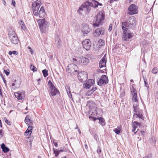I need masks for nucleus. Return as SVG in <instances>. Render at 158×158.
<instances>
[{
  "label": "nucleus",
  "instance_id": "44",
  "mask_svg": "<svg viewBox=\"0 0 158 158\" xmlns=\"http://www.w3.org/2000/svg\"><path fill=\"white\" fill-rule=\"evenodd\" d=\"M89 119H90L91 120L95 121L96 119H98V118H96L94 117H93L91 116H89Z\"/></svg>",
  "mask_w": 158,
  "mask_h": 158
},
{
  "label": "nucleus",
  "instance_id": "31",
  "mask_svg": "<svg viewBox=\"0 0 158 158\" xmlns=\"http://www.w3.org/2000/svg\"><path fill=\"white\" fill-rule=\"evenodd\" d=\"M14 34H16L15 33L14 29H12V28H11L10 29V30H9L8 32L9 38L10 37V35H14Z\"/></svg>",
  "mask_w": 158,
  "mask_h": 158
},
{
  "label": "nucleus",
  "instance_id": "28",
  "mask_svg": "<svg viewBox=\"0 0 158 158\" xmlns=\"http://www.w3.org/2000/svg\"><path fill=\"white\" fill-rule=\"evenodd\" d=\"M19 24L20 25L21 29L25 31L26 29V27L23 22L22 20H20L19 22Z\"/></svg>",
  "mask_w": 158,
  "mask_h": 158
},
{
  "label": "nucleus",
  "instance_id": "21",
  "mask_svg": "<svg viewBox=\"0 0 158 158\" xmlns=\"http://www.w3.org/2000/svg\"><path fill=\"white\" fill-rule=\"evenodd\" d=\"M90 2L91 6L95 8H97L98 6H102V3H99L98 2L95 0H92V2Z\"/></svg>",
  "mask_w": 158,
  "mask_h": 158
},
{
  "label": "nucleus",
  "instance_id": "25",
  "mask_svg": "<svg viewBox=\"0 0 158 158\" xmlns=\"http://www.w3.org/2000/svg\"><path fill=\"white\" fill-rule=\"evenodd\" d=\"M32 127L29 126L25 132V135L27 136H29L30 135L32 132Z\"/></svg>",
  "mask_w": 158,
  "mask_h": 158
},
{
  "label": "nucleus",
  "instance_id": "3",
  "mask_svg": "<svg viewBox=\"0 0 158 158\" xmlns=\"http://www.w3.org/2000/svg\"><path fill=\"white\" fill-rule=\"evenodd\" d=\"M91 5L89 1H87L84 3L78 10L80 14H82V11H84L87 14L89 13L91 9Z\"/></svg>",
  "mask_w": 158,
  "mask_h": 158
},
{
  "label": "nucleus",
  "instance_id": "51",
  "mask_svg": "<svg viewBox=\"0 0 158 158\" xmlns=\"http://www.w3.org/2000/svg\"><path fill=\"white\" fill-rule=\"evenodd\" d=\"M78 57H77V58H73V62H74V61H75V62H76V61H77V64H78Z\"/></svg>",
  "mask_w": 158,
  "mask_h": 158
},
{
  "label": "nucleus",
  "instance_id": "19",
  "mask_svg": "<svg viewBox=\"0 0 158 158\" xmlns=\"http://www.w3.org/2000/svg\"><path fill=\"white\" fill-rule=\"evenodd\" d=\"M90 31V29L89 26L86 24H83L82 27L81 31L83 34H87Z\"/></svg>",
  "mask_w": 158,
  "mask_h": 158
},
{
  "label": "nucleus",
  "instance_id": "63",
  "mask_svg": "<svg viewBox=\"0 0 158 158\" xmlns=\"http://www.w3.org/2000/svg\"><path fill=\"white\" fill-rule=\"evenodd\" d=\"M30 52L31 53V54H32L33 53V50H32V49H31V50H30Z\"/></svg>",
  "mask_w": 158,
  "mask_h": 158
},
{
  "label": "nucleus",
  "instance_id": "56",
  "mask_svg": "<svg viewBox=\"0 0 158 158\" xmlns=\"http://www.w3.org/2000/svg\"><path fill=\"white\" fill-rule=\"evenodd\" d=\"M53 144H54V145L55 146V147H57V146H58V144H57V142H54V141H53Z\"/></svg>",
  "mask_w": 158,
  "mask_h": 158
},
{
  "label": "nucleus",
  "instance_id": "26",
  "mask_svg": "<svg viewBox=\"0 0 158 158\" xmlns=\"http://www.w3.org/2000/svg\"><path fill=\"white\" fill-rule=\"evenodd\" d=\"M1 148L2 149V151L4 153L7 152L10 150V149L8 147H6L4 143L1 144Z\"/></svg>",
  "mask_w": 158,
  "mask_h": 158
},
{
  "label": "nucleus",
  "instance_id": "18",
  "mask_svg": "<svg viewBox=\"0 0 158 158\" xmlns=\"http://www.w3.org/2000/svg\"><path fill=\"white\" fill-rule=\"evenodd\" d=\"M94 80L89 79L84 84V87L85 88L89 89L94 83Z\"/></svg>",
  "mask_w": 158,
  "mask_h": 158
},
{
  "label": "nucleus",
  "instance_id": "38",
  "mask_svg": "<svg viewBox=\"0 0 158 158\" xmlns=\"http://www.w3.org/2000/svg\"><path fill=\"white\" fill-rule=\"evenodd\" d=\"M39 10H33V12L34 15L38 16V15Z\"/></svg>",
  "mask_w": 158,
  "mask_h": 158
},
{
  "label": "nucleus",
  "instance_id": "27",
  "mask_svg": "<svg viewBox=\"0 0 158 158\" xmlns=\"http://www.w3.org/2000/svg\"><path fill=\"white\" fill-rule=\"evenodd\" d=\"M53 152L55 154V156L56 157H57L60 152H63L64 151L63 149L58 150V149H55L54 148L53 149Z\"/></svg>",
  "mask_w": 158,
  "mask_h": 158
},
{
  "label": "nucleus",
  "instance_id": "32",
  "mask_svg": "<svg viewBox=\"0 0 158 158\" xmlns=\"http://www.w3.org/2000/svg\"><path fill=\"white\" fill-rule=\"evenodd\" d=\"M143 80L144 81L145 86L147 88V90H149V87L148 83L147 82V80L146 78H143Z\"/></svg>",
  "mask_w": 158,
  "mask_h": 158
},
{
  "label": "nucleus",
  "instance_id": "60",
  "mask_svg": "<svg viewBox=\"0 0 158 158\" xmlns=\"http://www.w3.org/2000/svg\"><path fill=\"white\" fill-rule=\"evenodd\" d=\"M134 123H135L137 125H139V124H140L139 123H138L136 121H135Z\"/></svg>",
  "mask_w": 158,
  "mask_h": 158
},
{
  "label": "nucleus",
  "instance_id": "5",
  "mask_svg": "<svg viewBox=\"0 0 158 158\" xmlns=\"http://www.w3.org/2000/svg\"><path fill=\"white\" fill-rule=\"evenodd\" d=\"M48 84L50 89V94L52 96H55L57 94L59 93V91L53 85L51 81H49Z\"/></svg>",
  "mask_w": 158,
  "mask_h": 158
},
{
  "label": "nucleus",
  "instance_id": "58",
  "mask_svg": "<svg viewBox=\"0 0 158 158\" xmlns=\"http://www.w3.org/2000/svg\"><path fill=\"white\" fill-rule=\"evenodd\" d=\"M97 152L98 153H101V149H100L99 148H98L97 150Z\"/></svg>",
  "mask_w": 158,
  "mask_h": 158
},
{
  "label": "nucleus",
  "instance_id": "22",
  "mask_svg": "<svg viewBox=\"0 0 158 158\" xmlns=\"http://www.w3.org/2000/svg\"><path fill=\"white\" fill-rule=\"evenodd\" d=\"M12 84V88L15 89L16 88H18L19 87L20 85V82L19 80H15Z\"/></svg>",
  "mask_w": 158,
  "mask_h": 158
},
{
  "label": "nucleus",
  "instance_id": "39",
  "mask_svg": "<svg viewBox=\"0 0 158 158\" xmlns=\"http://www.w3.org/2000/svg\"><path fill=\"white\" fill-rule=\"evenodd\" d=\"M114 131L117 134H119L120 133V129L115 128L114 130Z\"/></svg>",
  "mask_w": 158,
  "mask_h": 158
},
{
  "label": "nucleus",
  "instance_id": "17",
  "mask_svg": "<svg viewBox=\"0 0 158 158\" xmlns=\"http://www.w3.org/2000/svg\"><path fill=\"white\" fill-rule=\"evenodd\" d=\"M9 38L10 41L13 44H17L19 42V40L16 34H14V35H10Z\"/></svg>",
  "mask_w": 158,
  "mask_h": 158
},
{
  "label": "nucleus",
  "instance_id": "53",
  "mask_svg": "<svg viewBox=\"0 0 158 158\" xmlns=\"http://www.w3.org/2000/svg\"><path fill=\"white\" fill-rule=\"evenodd\" d=\"M1 75L2 76V79L3 80V81L4 82V83H5V84L6 85V80H5V78L3 77H2V74H1Z\"/></svg>",
  "mask_w": 158,
  "mask_h": 158
},
{
  "label": "nucleus",
  "instance_id": "43",
  "mask_svg": "<svg viewBox=\"0 0 158 158\" xmlns=\"http://www.w3.org/2000/svg\"><path fill=\"white\" fill-rule=\"evenodd\" d=\"M65 88L67 94H68L69 92H70V91L69 87L68 85H66L65 86Z\"/></svg>",
  "mask_w": 158,
  "mask_h": 158
},
{
  "label": "nucleus",
  "instance_id": "12",
  "mask_svg": "<svg viewBox=\"0 0 158 158\" xmlns=\"http://www.w3.org/2000/svg\"><path fill=\"white\" fill-rule=\"evenodd\" d=\"M14 95L15 97L17 98L18 100H22L25 97V93L24 92H15Z\"/></svg>",
  "mask_w": 158,
  "mask_h": 158
},
{
  "label": "nucleus",
  "instance_id": "64",
  "mask_svg": "<svg viewBox=\"0 0 158 158\" xmlns=\"http://www.w3.org/2000/svg\"><path fill=\"white\" fill-rule=\"evenodd\" d=\"M118 0H110V3H111L112 2H113L114 1H118Z\"/></svg>",
  "mask_w": 158,
  "mask_h": 158
},
{
  "label": "nucleus",
  "instance_id": "36",
  "mask_svg": "<svg viewBox=\"0 0 158 158\" xmlns=\"http://www.w3.org/2000/svg\"><path fill=\"white\" fill-rule=\"evenodd\" d=\"M96 89L97 88L96 87H93L88 92L90 94H92Z\"/></svg>",
  "mask_w": 158,
  "mask_h": 158
},
{
  "label": "nucleus",
  "instance_id": "11",
  "mask_svg": "<svg viewBox=\"0 0 158 158\" xmlns=\"http://www.w3.org/2000/svg\"><path fill=\"white\" fill-rule=\"evenodd\" d=\"M108 80L107 77L106 75H102L99 81L98 82V85L101 86L102 84H106L108 83Z\"/></svg>",
  "mask_w": 158,
  "mask_h": 158
},
{
  "label": "nucleus",
  "instance_id": "30",
  "mask_svg": "<svg viewBox=\"0 0 158 158\" xmlns=\"http://www.w3.org/2000/svg\"><path fill=\"white\" fill-rule=\"evenodd\" d=\"M99 120V123L102 126H104L105 125V120L104 119V118H102L100 117L98 119Z\"/></svg>",
  "mask_w": 158,
  "mask_h": 158
},
{
  "label": "nucleus",
  "instance_id": "7",
  "mask_svg": "<svg viewBox=\"0 0 158 158\" xmlns=\"http://www.w3.org/2000/svg\"><path fill=\"white\" fill-rule=\"evenodd\" d=\"M122 30L123 31V40H127L133 36V34L127 31L128 29L124 28Z\"/></svg>",
  "mask_w": 158,
  "mask_h": 158
},
{
  "label": "nucleus",
  "instance_id": "1",
  "mask_svg": "<svg viewBox=\"0 0 158 158\" xmlns=\"http://www.w3.org/2000/svg\"><path fill=\"white\" fill-rule=\"evenodd\" d=\"M136 22L135 18L134 16H131L128 18L127 21L122 23V29L132 28L136 25Z\"/></svg>",
  "mask_w": 158,
  "mask_h": 158
},
{
  "label": "nucleus",
  "instance_id": "9",
  "mask_svg": "<svg viewBox=\"0 0 158 158\" xmlns=\"http://www.w3.org/2000/svg\"><path fill=\"white\" fill-rule=\"evenodd\" d=\"M78 64L81 65H86L89 62V60L85 57H78Z\"/></svg>",
  "mask_w": 158,
  "mask_h": 158
},
{
  "label": "nucleus",
  "instance_id": "42",
  "mask_svg": "<svg viewBox=\"0 0 158 158\" xmlns=\"http://www.w3.org/2000/svg\"><path fill=\"white\" fill-rule=\"evenodd\" d=\"M3 72L7 76H8L10 73V71L9 70H4Z\"/></svg>",
  "mask_w": 158,
  "mask_h": 158
},
{
  "label": "nucleus",
  "instance_id": "45",
  "mask_svg": "<svg viewBox=\"0 0 158 158\" xmlns=\"http://www.w3.org/2000/svg\"><path fill=\"white\" fill-rule=\"evenodd\" d=\"M4 135L3 131L2 129L0 130V139L2 138Z\"/></svg>",
  "mask_w": 158,
  "mask_h": 158
},
{
  "label": "nucleus",
  "instance_id": "2",
  "mask_svg": "<svg viewBox=\"0 0 158 158\" xmlns=\"http://www.w3.org/2000/svg\"><path fill=\"white\" fill-rule=\"evenodd\" d=\"M104 15L102 12L100 11L94 18V20L95 21L93 24L94 26L97 27L101 25L104 20Z\"/></svg>",
  "mask_w": 158,
  "mask_h": 158
},
{
  "label": "nucleus",
  "instance_id": "35",
  "mask_svg": "<svg viewBox=\"0 0 158 158\" xmlns=\"http://www.w3.org/2000/svg\"><path fill=\"white\" fill-rule=\"evenodd\" d=\"M98 43H100V45L102 46L105 44V42L104 40L100 39L98 41Z\"/></svg>",
  "mask_w": 158,
  "mask_h": 158
},
{
  "label": "nucleus",
  "instance_id": "24",
  "mask_svg": "<svg viewBox=\"0 0 158 158\" xmlns=\"http://www.w3.org/2000/svg\"><path fill=\"white\" fill-rule=\"evenodd\" d=\"M31 117L29 115H27L25 119V122L27 125H31L32 121L31 120Z\"/></svg>",
  "mask_w": 158,
  "mask_h": 158
},
{
  "label": "nucleus",
  "instance_id": "14",
  "mask_svg": "<svg viewBox=\"0 0 158 158\" xmlns=\"http://www.w3.org/2000/svg\"><path fill=\"white\" fill-rule=\"evenodd\" d=\"M39 27L40 29H43L45 27L48 25V23L46 21L45 19H39L38 21Z\"/></svg>",
  "mask_w": 158,
  "mask_h": 158
},
{
  "label": "nucleus",
  "instance_id": "46",
  "mask_svg": "<svg viewBox=\"0 0 158 158\" xmlns=\"http://www.w3.org/2000/svg\"><path fill=\"white\" fill-rule=\"evenodd\" d=\"M68 95L69 97L72 100H73V98L72 96V95L71 93V92H69L68 93V94H67Z\"/></svg>",
  "mask_w": 158,
  "mask_h": 158
},
{
  "label": "nucleus",
  "instance_id": "8",
  "mask_svg": "<svg viewBox=\"0 0 158 158\" xmlns=\"http://www.w3.org/2000/svg\"><path fill=\"white\" fill-rule=\"evenodd\" d=\"M78 77L80 81L84 82L87 79L88 76L86 72L83 71L78 73Z\"/></svg>",
  "mask_w": 158,
  "mask_h": 158
},
{
  "label": "nucleus",
  "instance_id": "61",
  "mask_svg": "<svg viewBox=\"0 0 158 158\" xmlns=\"http://www.w3.org/2000/svg\"><path fill=\"white\" fill-rule=\"evenodd\" d=\"M132 94H134V93H136V92L135 90L134 89L133 90V91H132Z\"/></svg>",
  "mask_w": 158,
  "mask_h": 158
},
{
  "label": "nucleus",
  "instance_id": "13",
  "mask_svg": "<svg viewBox=\"0 0 158 158\" xmlns=\"http://www.w3.org/2000/svg\"><path fill=\"white\" fill-rule=\"evenodd\" d=\"M41 5L40 0H37L32 2V10H39Z\"/></svg>",
  "mask_w": 158,
  "mask_h": 158
},
{
  "label": "nucleus",
  "instance_id": "29",
  "mask_svg": "<svg viewBox=\"0 0 158 158\" xmlns=\"http://www.w3.org/2000/svg\"><path fill=\"white\" fill-rule=\"evenodd\" d=\"M56 43L57 45V46L58 48H60V47L61 42L60 39L57 37L56 39Z\"/></svg>",
  "mask_w": 158,
  "mask_h": 158
},
{
  "label": "nucleus",
  "instance_id": "62",
  "mask_svg": "<svg viewBox=\"0 0 158 158\" xmlns=\"http://www.w3.org/2000/svg\"><path fill=\"white\" fill-rule=\"evenodd\" d=\"M85 148L86 149H87L88 148V146H87V144L86 143H85Z\"/></svg>",
  "mask_w": 158,
  "mask_h": 158
},
{
  "label": "nucleus",
  "instance_id": "33",
  "mask_svg": "<svg viewBox=\"0 0 158 158\" xmlns=\"http://www.w3.org/2000/svg\"><path fill=\"white\" fill-rule=\"evenodd\" d=\"M133 96V101H134L135 102H137V96L136 93H134L132 94Z\"/></svg>",
  "mask_w": 158,
  "mask_h": 158
},
{
  "label": "nucleus",
  "instance_id": "34",
  "mask_svg": "<svg viewBox=\"0 0 158 158\" xmlns=\"http://www.w3.org/2000/svg\"><path fill=\"white\" fill-rule=\"evenodd\" d=\"M48 70L46 69L42 70V73L44 77H46L48 76Z\"/></svg>",
  "mask_w": 158,
  "mask_h": 158
},
{
  "label": "nucleus",
  "instance_id": "37",
  "mask_svg": "<svg viewBox=\"0 0 158 158\" xmlns=\"http://www.w3.org/2000/svg\"><path fill=\"white\" fill-rule=\"evenodd\" d=\"M30 68L32 70L33 72H35L37 71V68L32 64L31 65Z\"/></svg>",
  "mask_w": 158,
  "mask_h": 158
},
{
  "label": "nucleus",
  "instance_id": "48",
  "mask_svg": "<svg viewBox=\"0 0 158 158\" xmlns=\"http://www.w3.org/2000/svg\"><path fill=\"white\" fill-rule=\"evenodd\" d=\"M145 133V132L143 131H140V133H139V135H141L142 136H143L144 134Z\"/></svg>",
  "mask_w": 158,
  "mask_h": 158
},
{
  "label": "nucleus",
  "instance_id": "49",
  "mask_svg": "<svg viewBox=\"0 0 158 158\" xmlns=\"http://www.w3.org/2000/svg\"><path fill=\"white\" fill-rule=\"evenodd\" d=\"M136 127H137L135 126V125H133V129L132 130V131H133V132L135 131V130H136Z\"/></svg>",
  "mask_w": 158,
  "mask_h": 158
},
{
  "label": "nucleus",
  "instance_id": "6",
  "mask_svg": "<svg viewBox=\"0 0 158 158\" xmlns=\"http://www.w3.org/2000/svg\"><path fill=\"white\" fill-rule=\"evenodd\" d=\"M128 14L132 15L138 13V7L135 4L131 5L128 10Z\"/></svg>",
  "mask_w": 158,
  "mask_h": 158
},
{
  "label": "nucleus",
  "instance_id": "23",
  "mask_svg": "<svg viewBox=\"0 0 158 158\" xmlns=\"http://www.w3.org/2000/svg\"><path fill=\"white\" fill-rule=\"evenodd\" d=\"M45 15V10L43 6L41 7L39 12L38 15L40 18H44Z\"/></svg>",
  "mask_w": 158,
  "mask_h": 158
},
{
  "label": "nucleus",
  "instance_id": "52",
  "mask_svg": "<svg viewBox=\"0 0 158 158\" xmlns=\"http://www.w3.org/2000/svg\"><path fill=\"white\" fill-rule=\"evenodd\" d=\"M112 24H110L109 26V28H108V30L109 31H110L112 29Z\"/></svg>",
  "mask_w": 158,
  "mask_h": 158
},
{
  "label": "nucleus",
  "instance_id": "50",
  "mask_svg": "<svg viewBox=\"0 0 158 158\" xmlns=\"http://www.w3.org/2000/svg\"><path fill=\"white\" fill-rule=\"evenodd\" d=\"M93 102L91 101H88L87 102V106L89 107L90 106V105L89 104L90 103H92Z\"/></svg>",
  "mask_w": 158,
  "mask_h": 158
},
{
  "label": "nucleus",
  "instance_id": "15",
  "mask_svg": "<svg viewBox=\"0 0 158 158\" xmlns=\"http://www.w3.org/2000/svg\"><path fill=\"white\" fill-rule=\"evenodd\" d=\"M106 61L107 59L106 56V54H105L99 62V66L100 68H101L103 67H106Z\"/></svg>",
  "mask_w": 158,
  "mask_h": 158
},
{
  "label": "nucleus",
  "instance_id": "4",
  "mask_svg": "<svg viewBox=\"0 0 158 158\" xmlns=\"http://www.w3.org/2000/svg\"><path fill=\"white\" fill-rule=\"evenodd\" d=\"M66 70L71 75H74L78 73V68L76 65L71 64L67 66Z\"/></svg>",
  "mask_w": 158,
  "mask_h": 158
},
{
  "label": "nucleus",
  "instance_id": "55",
  "mask_svg": "<svg viewBox=\"0 0 158 158\" xmlns=\"http://www.w3.org/2000/svg\"><path fill=\"white\" fill-rule=\"evenodd\" d=\"M94 137L96 140H97V139H98V135L96 134H95L94 135Z\"/></svg>",
  "mask_w": 158,
  "mask_h": 158
},
{
  "label": "nucleus",
  "instance_id": "41",
  "mask_svg": "<svg viewBox=\"0 0 158 158\" xmlns=\"http://www.w3.org/2000/svg\"><path fill=\"white\" fill-rule=\"evenodd\" d=\"M9 54L10 55H11L12 54L17 55L18 54V52L17 51H9Z\"/></svg>",
  "mask_w": 158,
  "mask_h": 158
},
{
  "label": "nucleus",
  "instance_id": "54",
  "mask_svg": "<svg viewBox=\"0 0 158 158\" xmlns=\"http://www.w3.org/2000/svg\"><path fill=\"white\" fill-rule=\"evenodd\" d=\"M12 4L13 5V6H15V2L14 0H12Z\"/></svg>",
  "mask_w": 158,
  "mask_h": 158
},
{
  "label": "nucleus",
  "instance_id": "16",
  "mask_svg": "<svg viewBox=\"0 0 158 158\" xmlns=\"http://www.w3.org/2000/svg\"><path fill=\"white\" fill-rule=\"evenodd\" d=\"M105 29L103 28H98L95 31V35L99 36L100 35H103L104 34Z\"/></svg>",
  "mask_w": 158,
  "mask_h": 158
},
{
  "label": "nucleus",
  "instance_id": "47",
  "mask_svg": "<svg viewBox=\"0 0 158 158\" xmlns=\"http://www.w3.org/2000/svg\"><path fill=\"white\" fill-rule=\"evenodd\" d=\"M4 120L5 121V122L8 125H10V123L6 118H4Z\"/></svg>",
  "mask_w": 158,
  "mask_h": 158
},
{
  "label": "nucleus",
  "instance_id": "10",
  "mask_svg": "<svg viewBox=\"0 0 158 158\" xmlns=\"http://www.w3.org/2000/svg\"><path fill=\"white\" fill-rule=\"evenodd\" d=\"M83 48L87 50H89L91 47V42L89 39L85 40L82 42Z\"/></svg>",
  "mask_w": 158,
  "mask_h": 158
},
{
  "label": "nucleus",
  "instance_id": "40",
  "mask_svg": "<svg viewBox=\"0 0 158 158\" xmlns=\"http://www.w3.org/2000/svg\"><path fill=\"white\" fill-rule=\"evenodd\" d=\"M157 68L156 67H154L152 70V73L154 74L156 73L157 72Z\"/></svg>",
  "mask_w": 158,
  "mask_h": 158
},
{
  "label": "nucleus",
  "instance_id": "20",
  "mask_svg": "<svg viewBox=\"0 0 158 158\" xmlns=\"http://www.w3.org/2000/svg\"><path fill=\"white\" fill-rule=\"evenodd\" d=\"M133 108L134 109V116L133 117L134 118L136 117L137 116L139 118H142V117H143L142 115L141 114L139 113H137V105L136 106L134 105L133 106Z\"/></svg>",
  "mask_w": 158,
  "mask_h": 158
},
{
  "label": "nucleus",
  "instance_id": "59",
  "mask_svg": "<svg viewBox=\"0 0 158 158\" xmlns=\"http://www.w3.org/2000/svg\"><path fill=\"white\" fill-rule=\"evenodd\" d=\"M1 86H0V96L2 97V90L1 89Z\"/></svg>",
  "mask_w": 158,
  "mask_h": 158
},
{
  "label": "nucleus",
  "instance_id": "57",
  "mask_svg": "<svg viewBox=\"0 0 158 158\" xmlns=\"http://www.w3.org/2000/svg\"><path fill=\"white\" fill-rule=\"evenodd\" d=\"M156 98L158 99V89H157V91L156 92Z\"/></svg>",
  "mask_w": 158,
  "mask_h": 158
}]
</instances>
